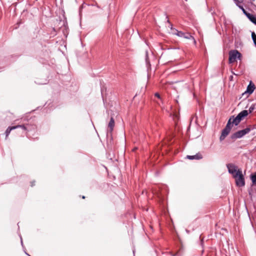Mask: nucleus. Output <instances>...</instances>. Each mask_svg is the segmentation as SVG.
<instances>
[{"instance_id": "nucleus-1", "label": "nucleus", "mask_w": 256, "mask_h": 256, "mask_svg": "<svg viewBox=\"0 0 256 256\" xmlns=\"http://www.w3.org/2000/svg\"><path fill=\"white\" fill-rule=\"evenodd\" d=\"M241 54L237 50H231L229 52L228 62L230 64L234 63L236 59H240Z\"/></svg>"}, {"instance_id": "nucleus-2", "label": "nucleus", "mask_w": 256, "mask_h": 256, "mask_svg": "<svg viewBox=\"0 0 256 256\" xmlns=\"http://www.w3.org/2000/svg\"><path fill=\"white\" fill-rule=\"evenodd\" d=\"M234 178L236 180V184L238 186L242 187L245 185L244 178L242 172H238Z\"/></svg>"}, {"instance_id": "nucleus-3", "label": "nucleus", "mask_w": 256, "mask_h": 256, "mask_svg": "<svg viewBox=\"0 0 256 256\" xmlns=\"http://www.w3.org/2000/svg\"><path fill=\"white\" fill-rule=\"evenodd\" d=\"M171 30H173V34H174L177 35L178 36L182 38H184L186 39H192L194 40V42L196 43V42L195 40L194 39V37L188 32H184L181 31H178L176 29L172 28V25H171Z\"/></svg>"}, {"instance_id": "nucleus-4", "label": "nucleus", "mask_w": 256, "mask_h": 256, "mask_svg": "<svg viewBox=\"0 0 256 256\" xmlns=\"http://www.w3.org/2000/svg\"><path fill=\"white\" fill-rule=\"evenodd\" d=\"M250 130V129L247 128L244 130L236 132L231 136V138L232 140H236L241 138L246 134H248Z\"/></svg>"}, {"instance_id": "nucleus-5", "label": "nucleus", "mask_w": 256, "mask_h": 256, "mask_svg": "<svg viewBox=\"0 0 256 256\" xmlns=\"http://www.w3.org/2000/svg\"><path fill=\"white\" fill-rule=\"evenodd\" d=\"M232 128V127L230 126V122L228 120L225 128L222 130L221 136L220 138V141L224 140L226 136L229 134Z\"/></svg>"}, {"instance_id": "nucleus-6", "label": "nucleus", "mask_w": 256, "mask_h": 256, "mask_svg": "<svg viewBox=\"0 0 256 256\" xmlns=\"http://www.w3.org/2000/svg\"><path fill=\"white\" fill-rule=\"evenodd\" d=\"M226 167L228 169V172L232 174L233 176H236V174L238 172H242L240 170L238 169V167L233 164H226Z\"/></svg>"}, {"instance_id": "nucleus-7", "label": "nucleus", "mask_w": 256, "mask_h": 256, "mask_svg": "<svg viewBox=\"0 0 256 256\" xmlns=\"http://www.w3.org/2000/svg\"><path fill=\"white\" fill-rule=\"evenodd\" d=\"M28 124L26 125H17L16 126H9L8 128L6 130L5 134L6 138L8 137V135L10 134L11 130H15L18 128H22L24 130L26 131L28 130Z\"/></svg>"}, {"instance_id": "nucleus-8", "label": "nucleus", "mask_w": 256, "mask_h": 256, "mask_svg": "<svg viewBox=\"0 0 256 256\" xmlns=\"http://www.w3.org/2000/svg\"><path fill=\"white\" fill-rule=\"evenodd\" d=\"M230 122V126L232 127L233 125L238 126L241 120H239L236 116H232L228 120Z\"/></svg>"}, {"instance_id": "nucleus-9", "label": "nucleus", "mask_w": 256, "mask_h": 256, "mask_svg": "<svg viewBox=\"0 0 256 256\" xmlns=\"http://www.w3.org/2000/svg\"><path fill=\"white\" fill-rule=\"evenodd\" d=\"M248 114V110H244L240 112L236 116L240 120H242L244 117L246 116Z\"/></svg>"}, {"instance_id": "nucleus-10", "label": "nucleus", "mask_w": 256, "mask_h": 256, "mask_svg": "<svg viewBox=\"0 0 256 256\" xmlns=\"http://www.w3.org/2000/svg\"><path fill=\"white\" fill-rule=\"evenodd\" d=\"M255 88L256 87L254 84H252V82H250L247 87L246 92L250 94H251L254 92Z\"/></svg>"}, {"instance_id": "nucleus-11", "label": "nucleus", "mask_w": 256, "mask_h": 256, "mask_svg": "<svg viewBox=\"0 0 256 256\" xmlns=\"http://www.w3.org/2000/svg\"><path fill=\"white\" fill-rule=\"evenodd\" d=\"M186 157L189 160H200L202 158V155L200 154H196L194 156H187Z\"/></svg>"}, {"instance_id": "nucleus-12", "label": "nucleus", "mask_w": 256, "mask_h": 256, "mask_svg": "<svg viewBox=\"0 0 256 256\" xmlns=\"http://www.w3.org/2000/svg\"><path fill=\"white\" fill-rule=\"evenodd\" d=\"M114 126V120L113 118H111L110 120L108 123V127L110 128V131L112 132L113 130V128Z\"/></svg>"}, {"instance_id": "nucleus-13", "label": "nucleus", "mask_w": 256, "mask_h": 256, "mask_svg": "<svg viewBox=\"0 0 256 256\" xmlns=\"http://www.w3.org/2000/svg\"><path fill=\"white\" fill-rule=\"evenodd\" d=\"M250 178L252 183L256 185V174H252Z\"/></svg>"}, {"instance_id": "nucleus-14", "label": "nucleus", "mask_w": 256, "mask_h": 256, "mask_svg": "<svg viewBox=\"0 0 256 256\" xmlns=\"http://www.w3.org/2000/svg\"><path fill=\"white\" fill-rule=\"evenodd\" d=\"M252 38L253 40L254 45L256 46V34L254 32H252Z\"/></svg>"}, {"instance_id": "nucleus-15", "label": "nucleus", "mask_w": 256, "mask_h": 256, "mask_svg": "<svg viewBox=\"0 0 256 256\" xmlns=\"http://www.w3.org/2000/svg\"><path fill=\"white\" fill-rule=\"evenodd\" d=\"M255 105L254 104H252L250 108H249V110H248V114L249 113H251L252 112V111L255 109Z\"/></svg>"}, {"instance_id": "nucleus-16", "label": "nucleus", "mask_w": 256, "mask_h": 256, "mask_svg": "<svg viewBox=\"0 0 256 256\" xmlns=\"http://www.w3.org/2000/svg\"><path fill=\"white\" fill-rule=\"evenodd\" d=\"M244 14L248 17V18L250 20V18H252L254 16V15L248 12H247L246 13H244Z\"/></svg>"}, {"instance_id": "nucleus-17", "label": "nucleus", "mask_w": 256, "mask_h": 256, "mask_svg": "<svg viewBox=\"0 0 256 256\" xmlns=\"http://www.w3.org/2000/svg\"><path fill=\"white\" fill-rule=\"evenodd\" d=\"M244 14L248 17V18L250 20V18H252L254 16V15L248 12H247L246 13H244Z\"/></svg>"}, {"instance_id": "nucleus-18", "label": "nucleus", "mask_w": 256, "mask_h": 256, "mask_svg": "<svg viewBox=\"0 0 256 256\" xmlns=\"http://www.w3.org/2000/svg\"><path fill=\"white\" fill-rule=\"evenodd\" d=\"M146 62L147 64H150V61L148 60V52H146Z\"/></svg>"}, {"instance_id": "nucleus-19", "label": "nucleus", "mask_w": 256, "mask_h": 256, "mask_svg": "<svg viewBox=\"0 0 256 256\" xmlns=\"http://www.w3.org/2000/svg\"><path fill=\"white\" fill-rule=\"evenodd\" d=\"M236 5L242 10L244 14L246 12V11L244 10V8H243V6L240 5H239L238 4V2H236Z\"/></svg>"}, {"instance_id": "nucleus-20", "label": "nucleus", "mask_w": 256, "mask_h": 256, "mask_svg": "<svg viewBox=\"0 0 256 256\" xmlns=\"http://www.w3.org/2000/svg\"><path fill=\"white\" fill-rule=\"evenodd\" d=\"M250 20L256 25V16H254Z\"/></svg>"}, {"instance_id": "nucleus-21", "label": "nucleus", "mask_w": 256, "mask_h": 256, "mask_svg": "<svg viewBox=\"0 0 256 256\" xmlns=\"http://www.w3.org/2000/svg\"><path fill=\"white\" fill-rule=\"evenodd\" d=\"M155 96H156L158 98H160V95L158 93H156L155 94Z\"/></svg>"}, {"instance_id": "nucleus-22", "label": "nucleus", "mask_w": 256, "mask_h": 256, "mask_svg": "<svg viewBox=\"0 0 256 256\" xmlns=\"http://www.w3.org/2000/svg\"><path fill=\"white\" fill-rule=\"evenodd\" d=\"M82 198L84 199L85 198V196H82Z\"/></svg>"}, {"instance_id": "nucleus-23", "label": "nucleus", "mask_w": 256, "mask_h": 256, "mask_svg": "<svg viewBox=\"0 0 256 256\" xmlns=\"http://www.w3.org/2000/svg\"><path fill=\"white\" fill-rule=\"evenodd\" d=\"M240 1L242 2V0H240Z\"/></svg>"}]
</instances>
